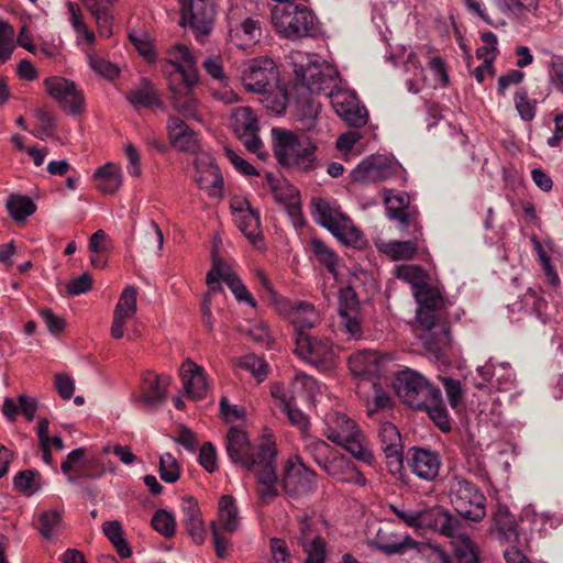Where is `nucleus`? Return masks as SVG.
<instances>
[{"instance_id":"nucleus-25","label":"nucleus","mask_w":563,"mask_h":563,"mask_svg":"<svg viewBox=\"0 0 563 563\" xmlns=\"http://www.w3.org/2000/svg\"><path fill=\"white\" fill-rule=\"evenodd\" d=\"M322 470L330 476L344 483L358 486L366 484L365 476L356 468L354 463L344 454L334 452Z\"/></svg>"},{"instance_id":"nucleus-48","label":"nucleus","mask_w":563,"mask_h":563,"mask_svg":"<svg viewBox=\"0 0 563 563\" xmlns=\"http://www.w3.org/2000/svg\"><path fill=\"white\" fill-rule=\"evenodd\" d=\"M86 7L95 16L100 35L109 37L112 34V16L108 7L99 5L96 0H86Z\"/></svg>"},{"instance_id":"nucleus-57","label":"nucleus","mask_w":563,"mask_h":563,"mask_svg":"<svg viewBox=\"0 0 563 563\" xmlns=\"http://www.w3.org/2000/svg\"><path fill=\"white\" fill-rule=\"evenodd\" d=\"M495 526L505 540L517 537L516 521L514 516L506 509H499L495 517Z\"/></svg>"},{"instance_id":"nucleus-58","label":"nucleus","mask_w":563,"mask_h":563,"mask_svg":"<svg viewBox=\"0 0 563 563\" xmlns=\"http://www.w3.org/2000/svg\"><path fill=\"white\" fill-rule=\"evenodd\" d=\"M159 476L166 483H175L180 476V467L172 453L162 454L159 457Z\"/></svg>"},{"instance_id":"nucleus-24","label":"nucleus","mask_w":563,"mask_h":563,"mask_svg":"<svg viewBox=\"0 0 563 563\" xmlns=\"http://www.w3.org/2000/svg\"><path fill=\"white\" fill-rule=\"evenodd\" d=\"M137 290L134 286H126L120 295L113 312L111 324V335L114 339H121L124 334V325L137 310Z\"/></svg>"},{"instance_id":"nucleus-33","label":"nucleus","mask_w":563,"mask_h":563,"mask_svg":"<svg viewBox=\"0 0 563 563\" xmlns=\"http://www.w3.org/2000/svg\"><path fill=\"white\" fill-rule=\"evenodd\" d=\"M380 448L390 463H395L397 467L402 463V444L401 437L396 426L390 422H384L378 430Z\"/></svg>"},{"instance_id":"nucleus-18","label":"nucleus","mask_w":563,"mask_h":563,"mask_svg":"<svg viewBox=\"0 0 563 563\" xmlns=\"http://www.w3.org/2000/svg\"><path fill=\"white\" fill-rule=\"evenodd\" d=\"M336 114L349 125L360 128L367 122V111L361 107L356 96L345 90H330L327 93Z\"/></svg>"},{"instance_id":"nucleus-7","label":"nucleus","mask_w":563,"mask_h":563,"mask_svg":"<svg viewBox=\"0 0 563 563\" xmlns=\"http://www.w3.org/2000/svg\"><path fill=\"white\" fill-rule=\"evenodd\" d=\"M230 121L233 133L244 144L247 151L264 159L266 152L258 136V119L254 111L250 107L234 108Z\"/></svg>"},{"instance_id":"nucleus-30","label":"nucleus","mask_w":563,"mask_h":563,"mask_svg":"<svg viewBox=\"0 0 563 563\" xmlns=\"http://www.w3.org/2000/svg\"><path fill=\"white\" fill-rule=\"evenodd\" d=\"M196 85L188 82L169 84L173 108L186 119L199 120L198 101L192 95Z\"/></svg>"},{"instance_id":"nucleus-14","label":"nucleus","mask_w":563,"mask_h":563,"mask_svg":"<svg viewBox=\"0 0 563 563\" xmlns=\"http://www.w3.org/2000/svg\"><path fill=\"white\" fill-rule=\"evenodd\" d=\"M44 85L49 97L63 109L73 114L81 113L85 110V98L74 81L53 76L46 78Z\"/></svg>"},{"instance_id":"nucleus-31","label":"nucleus","mask_w":563,"mask_h":563,"mask_svg":"<svg viewBox=\"0 0 563 563\" xmlns=\"http://www.w3.org/2000/svg\"><path fill=\"white\" fill-rule=\"evenodd\" d=\"M126 100L136 110L153 107L165 110L158 91L146 78H142L140 82L126 93Z\"/></svg>"},{"instance_id":"nucleus-21","label":"nucleus","mask_w":563,"mask_h":563,"mask_svg":"<svg viewBox=\"0 0 563 563\" xmlns=\"http://www.w3.org/2000/svg\"><path fill=\"white\" fill-rule=\"evenodd\" d=\"M407 464L418 478L431 482L439 475L441 460L435 452L411 448L408 452Z\"/></svg>"},{"instance_id":"nucleus-3","label":"nucleus","mask_w":563,"mask_h":563,"mask_svg":"<svg viewBox=\"0 0 563 563\" xmlns=\"http://www.w3.org/2000/svg\"><path fill=\"white\" fill-rule=\"evenodd\" d=\"M324 435L341 445L355 459L372 465L374 455L357 423L345 413L331 412L325 418Z\"/></svg>"},{"instance_id":"nucleus-6","label":"nucleus","mask_w":563,"mask_h":563,"mask_svg":"<svg viewBox=\"0 0 563 563\" xmlns=\"http://www.w3.org/2000/svg\"><path fill=\"white\" fill-rule=\"evenodd\" d=\"M449 497L459 515L471 521L485 517V496L472 482L453 476L449 482Z\"/></svg>"},{"instance_id":"nucleus-55","label":"nucleus","mask_w":563,"mask_h":563,"mask_svg":"<svg viewBox=\"0 0 563 563\" xmlns=\"http://www.w3.org/2000/svg\"><path fill=\"white\" fill-rule=\"evenodd\" d=\"M151 522L152 527L162 536L170 538L175 534L176 520L169 511L165 509L157 510Z\"/></svg>"},{"instance_id":"nucleus-20","label":"nucleus","mask_w":563,"mask_h":563,"mask_svg":"<svg viewBox=\"0 0 563 563\" xmlns=\"http://www.w3.org/2000/svg\"><path fill=\"white\" fill-rule=\"evenodd\" d=\"M195 181L211 197H221L223 179L214 159L202 154L195 159Z\"/></svg>"},{"instance_id":"nucleus-12","label":"nucleus","mask_w":563,"mask_h":563,"mask_svg":"<svg viewBox=\"0 0 563 563\" xmlns=\"http://www.w3.org/2000/svg\"><path fill=\"white\" fill-rule=\"evenodd\" d=\"M244 88L254 93L267 92L278 82V73L272 59L261 57L247 63L242 71Z\"/></svg>"},{"instance_id":"nucleus-17","label":"nucleus","mask_w":563,"mask_h":563,"mask_svg":"<svg viewBox=\"0 0 563 563\" xmlns=\"http://www.w3.org/2000/svg\"><path fill=\"white\" fill-rule=\"evenodd\" d=\"M384 203L386 206L387 217L390 220L398 221V228L404 232H411L410 229H417L416 212L410 209V197L407 192L385 189Z\"/></svg>"},{"instance_id":"nucleus-16","label":"nucleus","mask_w":563,"mask_h":563,"mask_svg":"<svg viewBox=\"0 0 563 563\" xmlns=\"http://www.w3.org/2000/svg\"><path fill=\"white\" fill-rule=\"evenodd\" d=\"M276 449L267 446L261 453L260 466L252 472L257 478L260 485L257 494L262 503L268 504L277 496V475H276Z\"/></svg>"},{"instance_id":"nucleus-26","label":"nucleus","mask_w":563,"mask_h":563,"mask_svg":"<svg viewBox=\"0 0 563 563\" xmlns=\"http://www.w3.org/2000/svg\"><path fill=\"white\" fill-rule=\"evenodd\" d=\"M386 362V357L372 350L360 351L349 357L351 373L354 376L362 377L364 383L367 380L366 377L380 374Z\"/></svg>"},{"instance_id":"nucleus-38","label":"nucleus","mask_w":563,"mask_h":563,"mask_svg":"<svg viewBox=\"0 0 563 563\" xmlns=\"http://www.w3.org/2000/svg\"><path fill=\"white\" fill-rule=\"evenodd\" d=\"M183 511L187 531L196 543L201 544L205 541L206 531L198 504L191 497H188L184 500Z\"/></svg>"},{"instance_id":"nucleus-54","label":"nucleus","mask_w":563,"mask_h":563,"mask_svg":"<svg viewBox=\"0 0 563 563\" xmlns=\"http://www.w3.org/2000/svg\"><path fill=\"white\" fill-rule=\"evenodd\" d=\"M523 517L534 525H540L541 529L558 528L563 522L561 514L538 512L533 508L528 507L523 510Z\"/></svg>"},{"instance_id":"nucleus-36","label":"nucleus","mask_w":563,"mask_h":563,"mask_svg":"<svg viewBox=\"0 0 563 563\" xmlns=\"http://www.w3.org/2000/svg\"><path fill=\"white\" fill-rule=\"evenodd\" d=\"M288 319L294 324L297 335L314 327L319 322V314L311 303L298 302L289 308Z\"/></svg>"},{"instance_id":"nucleus-11","label":"nucleus","mask_w":563,"mask_h":563,"mask_svg":"<svg viewBox=\"0 0 563 563\" xmlns=\"http://www.w3.org/2000/svg\"><path fill=\"white\" fill-rule=\"evenodd\" d=\"M181 24L189 25L194 31L196 38L203 42L209 35L214 23V3L213 0H181Z\"/></svg>"},{"instance_id":"nucleus-56","label":"nucleus","mask_w":563,"mask_h":563,"mask_svg":"<svg viewBox=\"0 0 563 563\" xmlns=\"http://www.w3.org/2000/svg\"><path fill=\"white\" fill-rule=\"evenodd\" d=\"M340 323L345 333L352 339H360L362 336L361 320L357 317L356 310H347L342 306L339 308Z\"/></svg>"},{"instance_id":"nucleus-61","label":"nucleus","mask_w":563,"mask_h":563,"mask_svg":"<svg viewBox=\"0 0 563 563\" xmlns=\"http://www.w3.org/2000/svg\"><path fill=\"white\" fill-rule=\"evenodd\" d=\"M515 106L519 115L525 121H531L536 115V101L528 98V93L525 90L516 92Z\"/></svg>"},{"instance_id":"nucleus-42","label":"nucleus","mask_w":563,"mask_h":563,"mask_svg":"<svg viewBox=\"0 0 563 563\" xmlns=\"http://www.w3.org/2000/svg\"><path fill=\"white\" fill-rule=\"evenodd\" d=\"M9 214L15 222H23L36 211L34 201L24 195L12 194L5 202Z\"/></svg>"},{"instance_id":"nucleus-35","label":"nucleus","mask_w":563,"mask_h":563,"mask_svg":"<svg viewBox=\"0 0 563 563\" xmlns=\"http://www.w3.org/2000/svg\"><path fill=\"white\" fill-rule=\"evenodd\" d=\"M265 179L269 188L279 202H285L289 214L296 216L299 213V197L298 191L290 185L285 184L284 180L278 179L273 173H266Z\"/></svg>"},{"instance_id":"nucleus-44","label":"nucleus","mask_w":563,"mask_h":563,"mask_svg":"<svg viewBox=\"0 0 563 563\" xmlns=\"http://www.w3.org/2000/svg\"><path fill=\"white\" fill-rule=\"evenodd\" d=\"M219 521L222 528L228 532L239 529L240 519L234 498L230 495H223L219 500L218 507Z\"/></svg>"},{"instance_id":"nucleus-28","label":"nucleus","mask_w":563,"mask_h":563,"mask_svg":"<svg viewBox=\"0 0 563 563\" xmlns=\"http://www.w3.org/2000/svg\"><path fill=\"white\" fill-rule=\"evenodd\" d=\"M170 379L168 375L147 373L143 378L140 400L150 408L162 406L166 400Z\"/></svg>"},{"instance_id":"nucleus-1","label":"nucleus","mask_w":563,"mask_h":563,"mask_svg":"<svg viewBox=\"0 0 563 563\" xmlns=\"http://www.w3.org/2000/svg\"><path fill=\"white\" fill-rule=\"evenodd\" d=\"M327 141V131L320 129V136L297 134L283 128L272 129L274 154L283 166L309 172L317 167L316 152Z\"/></svg>"},{"instance_id":"nucleus-37","label":"nucleus","mask_w":563,"mask_h":563,"mask_svg":"<svg viewBox=\"0 0 563 563\" xmlns=\"http://www.w3.org/2000/svg\"><path fill=\"white\" fill-rule=\"evenodd\" d=\"M412 239L408 241H391L380 246V251L394 261L410 260L417 252L418 239L421 236L420 227L413 229Z\"/></svg>"},{"instance_id":"nucleus-2","label":"nucleus","mask_w":563,"mask_h":563,"mask_svg":"<svg viewBox=\"0 0 563 563\" xmlns=\"http://www.w3.org/2000/svg\"><path fill=\"white\" fill-rule=\"evenodd\" d=\"M297 85L311 93H328L339 76L333 65L317 54L292 51L288 55Z\"/></svg>"},{"instance_id":"nucleus-39","label":"nucleus","mask_w":563,"mask_h":563,"mask_svg":"<svg viewBox=\"0 0 563 563\" xmlns=\"http://www.w3.org/2000/svg\"><path fill=\"white\" fill-rule=\"evenodd\" d=\"M95 178L97 179V187L100 191L112 195L118 191L122 185V170L118 165L107 163L96 170Z\"/></svg>"},{"instance_id":"nucleus-49","label":"nucleus","mask_w":563,"mask_h":563,"mask_svg":"<svg viewBox=\"0 0 563 563\" xmlns=\"http://www.w3.org/2000/svg\"><path fill=\"white\" fill-rule=\"evenodd\" d=\"M261 102L273 112L280 114L287 104V92L284 88L278 87L277 84L271 87L267 92H261Z\"/></svg>"},{"instance_id":"nucleus-41","label":"nucleus","mask_w":563,"mask_h":563,"mask_svg":"<svg viewBox=\"0 0 563 563\" xmlns=\"http://www.w3.org/2000/svg\"><path fill=\"white\" fill-rule=\"evenodd\" d=\"M421 410H426L429 417L442 431L451 430L450 416L442 402L441 391L439 388L428 398L426 404L422 405Z\"/></svg>"},{"instance_id":"nucleus-52","label":"nucleus","mask_w":563,"mask_h":563,"mask_svg":"<svg viewBox=\"0 0 563 563\" xmlns=\"http://www.w3.org/2000/svg\"><path fill=\"white\" fill-rule=\"evenodd\" d=\"M365 384H369L373 389L372 398L366 401L367 415L373 416L389 406L390 397L376 382L366 380Z\"/></svg>"},{"instance_id":"nucleus-22","label":"nucleus","mask_w":563,"mask_h":563,"mask_svg":"<svg viewBox=\"0 0 563 563\" xmlns=\"http://www.w3.org/2000/svg\"><path fill=\"white\" fill-rule=\"evenodd\" d=\"M232 214L240 231L255 246L262 242L260 229V216L251 207L247 200H239L232 203Z\"/></svg>"},{"instance_id":"nucleus-50","label":"nucleus","mask_w":563,"mask_h":563,"mask_svg":"<svg viewBox=\"0 0 563 563\" xmlns=\"http://www.w3.org/2000/svg\"><path fill=\"white\" fill-rule=\"evenodd\" d=\"M140 242L144 247H151L154 243L161 251L164 245V235L158 224L154 220H148L142 224L140 231Z\"/></svg>"},{"instance_id":"nucleus-46","label":"nucleus","mask_w":563,"mask_h":563,"mask_svg":"<svg viewBox=\"0 0 563 563\" xmlns=\"http://www.w3.org/2000/svg\"><path fill=\"white\" fill-rule=\"evenodd\" d=\"M451 545L457 563H479L478 547L470 537L451 541Z\"/></svg>"},{"instance_id":"nucleus-43","label":"nucleus","mask_w":563,"mask_h":563,"mask_svg":"<svg viewBox=\"0 0 563 563\" xmlns=\"http://www.w3.org/2000/svg\"><path fill=\"white\" fill-rule=\"evenodd\" d=\"M394 514L407 526L415 529H429L432 508L407 509L391 506Z\"/></svg>"},{"instance_id":"nucleus-47","label":"nucleus","mask_w":563,"mask_h":563,"mask_svg":"<svg viewBox=\"0 0 563 563\" xmlns=\"http://www.w3.org/2000/svg\"><path fill=\"white\" fill-rule=\"evenodd\" d=\"M102 531L115 548L118 554L123 558H130L132 551L123 538L121 523L117 520L106 521L102 525Z\"/></svg>"},{"instance_id":"nucleus-34","label":"nucleus","mask_w":563,"mask_h":563,"mask_svg":"<svg viewBox=\"0 0 563 563\" xmlns=\"http://www.w3.org/2000/svg\"><path fill=\"white\" fill-rule=\"evenodd\" d=\"M262 34L257 20L246 18L242 22L231 25L229 29L230 41L238 47L245 48L256 43Z\"/></svg>"},{"instance_id":"nucleus-13","label":"nucleus","mask_w":563,"mask_h":563,"mask_svg":"<svg viewBox=\"0 0 563 563\" xmlns=\"http://www.w3.org/2000/svg\"><path fill=\"white\" fill-rule=\"evenodd\" d=\"M400 166L384 156L363 159L351 173L354 183L371 184L385 181L400 174Z\"/></svg>"},{"instance_id":"nucleus-10","label":"nucleus","mask_w":563,"mask_h":563,"mask_svg":"<svg viewBox=\"0 0 563 563\" xmlns=\"http://www.w3.org/2000/svg\"><path fill=\"white\" fill-rule=\"evenodd\" d=\"M267 446L275 445L271 442H264L256 450H253L246 433L236 427L230 428L227 433L225 449L230 460L249 471H253L261 465L260 455Z\"/></svg>"},{"instance_id":"nucleus-60","label":"nucleus","mask_w":563,"mask_h":563,"mask_svg":"<svg viewBox=\"0 0 563 563\" xmlns=\"http://www.w3.org/2000/svg\"><path fill=\"white\" fill-rule=\"evenodd\" d=\"M38 529L41 534L46 539H51L54 534V531L62 523V514L55 509L45 510L41 512L38 517Z\"/></svg>"},{"instance_id":"nucleus-51","label":"nucleus","mask_w":563,"mask_h":563,"mask_svg":"<svg viewBox=\"0 0 563 563\" xmlns=\"http://www.w3.org/2000/svg\"><path fill=\"white\" fill-rule=\"evenodd\" d=\"M396 276L410 284L415 291L426 285L427 275L417 265H400L396 268Z\"/></svg>"},{"instance_id":"nucleus-29","label":"nucleus","mask_w":563,"mask_h":563,"mask_svg":"<svg viewBox=\"0 0 563 563\" xmlns=\"http://www.w3.org/2000/svg\"><path fill=\"white\" fill-rule=\"evenodd\" d=\"M440 534L455 541L459 538L468 537L464 532L463 521L451 514L448 509L441 507H433L431 510L430 528Z\"/></svg>"},{"instance_id":"nucleus-27","label":"nucleus","mask_w":563,"mask_h":563,"mask_svg":"<svg viewBox=\"0 0 563 563\" xmlns=\"http://www.w3.org/2000/svg\"><path fill=\"white\" fill-rule=\"evenodd\" d=\"M166 129L172 145L177 150L192 154L199 150L200 144L197 133L181 119L169 117Z\"/></svg>"},{"instance_id":"nucleus-32","label":"nucleus","mask_w":563,"mask_h":563,"mask_svg":"<svg viewBox=\"0 0 563 563\" xmlns=\"http://www.w3.org/2000/svg\"><path fill=\"white\" fill-rule=\"evenodd\" d=\"M187 394L195 399L202 398L207 391L203 368L190 360H186L179 371Z\"/></svg>"},{"instance_id":"nucleus-40","label":"nucleus","mask_w":563,"mask_h":563,"mask_svg":"<svg viewBox=\"0 0 563 563\" xmlns=\"http://www.w3.org/2000/svg\"><path fill=\"white\" fill-rule=\"evenodd\" d=\"M320 103L314 99H307L300 104V120L307 132L312 133L313 136H320V129L327 131V137L329 136V130L322 124L319 119Z\"/></svg>"},{"instance_id":"nucleus-53","label":"nucleus","mask_w":563,"mask_h":563,"mask_svg":"<svg viewBox=\"0 0 563 563\" xmlns=\"http://www.w3.org/2000/svg\"><path fill=\"white\" fill-rule=\"evenodd\" d=\"M515 384V373L508 363L495 365L494 378L490 388L496 390H509Z\"/></svg>"},{"instance_id":"nucleus-19","label":"nucleus","mask_w":563,"mask_h":563,"mask_svg":"<svg viewBox=\"0 0 563 563\" xmlns=\"http://www.w3.org/2000/svg\"><path fill=\"white\" fill-rule=\"evenodd\" d=\"M369 545L387 555L402 554L406 550L415 548L416 541L407 534L398 533L390 522L380 523Z\"/></svg>"},{"instance_id":"nucleus-4","label":"nucleus","mask_w":563,"mask_h":563,"mask_svg":"<svg viewBox=\"0 0 563 563\" xmlns=\"http://www.w3.org/2000/svg\"><path fill=\"white\" fill-rule=\"evenodd\" d=\"M310 205L314 221L330 231L339 241L344 244H354L358 241V230L336 202L314 197Z\"/></svg>"},{"instance_id":"nucleus-62","label":"nucleus","mask_w":563,"mask_h":563,"mask_svg":"<svg viewBox=\"0 0 563 563\" xmlns=\"http://www.w3.org/2000/svg\"><path fill=\"white\" fill-rule=\"evenodd\" d=\"M415 297L419 307L439 309L442 305V297L439 291L429 288L427 285L416 290Z\"/></svg>"},{"instance_id":"nucleus-64","label":"nucleus","mask_w":563,"mask_h":563,"mask_svg":"<svg viewBox=\"0 0 563 563\" xmlns=\"http://www.w3.org/2000/svg\"><path fill=\"white\" fill-rule=\"evenodd\" d=\"M302 547L307 554L306 563H324L325 542L321 537L303 543Z\"/></svg>"},{"instance_id":"nucleus-59","label":"nucleus","mask_w":563,"mask_h":563,"mask_svg":"<svg viewBox=\"0 0 563 563\" xmlns=\"http://www.w3.org/2000/svg\"><path fill=\"white\" fill-rule=\"evenodd\" d=\"M311 249L318 261L323 264L329 272L334 273L336 266V255L334 252L319 239L311 240Z\"/></svg>"},{"instance_id":"nucleus-5","label":"nucleus","mask_w":563,"mask_h":563,"mask_svg":"<svg viewBox=\"0 0 563 563\" xmlns=\"http://www.w3.org/2000/svg\"><path fill=\"white\" fill-rule=\"evenodd\" d=\"M276 31L288 40L312 36L317 32L314 14L305 5L291 1L272 11Z\"/></svg>"},{"instance_id":"nucleus-15","label":"nucleus","mask_w":563,"mask_h":563,"mask_svg":"<svg viewBox=\"0 0 563 563\" xmlns=\"http://www.w3.org/2000/svg\"><path fill=\"white\" fill-rule=\"evenodd\" d=\"M316 473L303 463L288 461L283 477V487L291 498L305 497L317 488Z\"/></svg>"},{"instance_id":"nucleus-63","label":"nucleus","mask_w":563,"mask_h":563,"mask_svg":"<svg viewBox=\"0 0 563 563\" xmlns=\"http://www.w3.org/2000/svg\"><path fill=\"white\" fill-rule=\"evenodd\" d=\"M90 67L99 75L107 79H114L119 76L120 69L117 65L111 62L103 59L97 55H88Z\"/></svg>"},{"instance_id":"nucleus-45","label":"nucleus","mask_w":563,"mask_h":563,"mask_svg":"<svg viewBox=\"0 0 563 563\" xmlns=\"http://www.w3.org/2000/svg\"><path fill=\"white\" fill-rule=\"evenodd\" d=\"M302 441L303 451L307 452L321 468L335 452L325 441L321 439L311 435H305Z\"/></svg>"},{"instance_id":"nucleus-9","label":"nucleus","mask_w":563,"mask_h":563,"mask_svg":"<svg viewBox=\"0 0 563 563\" xmlns=\"http://www.w3.org/2000/svg\"><path fill=\"white\" fill-rule=\"evenodd\" d=\"M295 344V352L306 362L322 371L333 367L335 351L330 340L299 332L296 335Z\"/></svg>"},{"instance_id":"nucleus-23","label":"nucleus","mask_w":563,"mask_h":563,"mask_svg":"<svg viewBox=\"0 0 563 563\" xmlns=\"http://www.w3.org/2000/svg\"><path fill=\"white\" fill-rule=\"evenodd\" d=\"M166 64L175 67V71L179 74L181 82L197 85L196 58L186 45H172L167 51Z\"/></svg>"},{"instance_id":"nucleus-8","label":"nucleus","mask_w":563,"mask_h":563,"mask_svg":"<svg viewBox=\"0 0 563 563\" xmlns=\"http://www.w3.org/2000/svg\"><path fill=\"white\" fill-rule=\"evenodd\" d=\"M394 386L398 397L413 409H422V405L438 389L426 377L411 369L400 372Z\"/></svg>"}]
</instances>
